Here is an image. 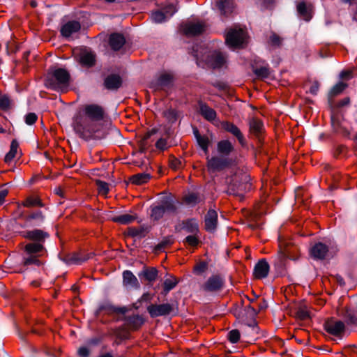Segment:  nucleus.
Here are the masks:
<instances>
[{"label": "nucleus", "mask_w": 357, "mask_h": 357, "mask_svg": "<svg viewBox=\"0 0 357 357\" xmlns=\"http://www.w3.org/2000/svg\"><path fill=\"white\" fill-rule=\"evenodd\" d=\"M71 76L65 68L50 67L47 73L46 86L67 88L70 83Z\"/></svg>", "instance_id": "f03ea898"}, {"label": "nucleus", "mask_w": 357, "mask_h": 357, "mask_svg": "<svg viewBox=\"0 0 357 357\" xmlns=\"http://www.w3.org/2000/svg\"><path fill=\"white\" fill-rule=\"evenodd\" d=\"M123 284L127 288H139V283L137 278L130 271H125L123 273Z\"/></svg>", "instance_id": "c756f323"}, {"label": "nucleus", "mask_w": 357, "mask_h": 357, "mask_svg": "<svg viewBox=\"0 0 357 357\" xmlns=\"http://www.w3.org/2000/svg\"><path fill=\"white\" fill-rule=\"evenodd\" d=\"M206 63L211 68L220 69L225 65L226 56L220 51H213L207 56Z\"/></svg>", "instance_id": "6e6552de"}, {"label": "nucleus", "mask_w": 357, "mask_h": 357, "mask_svg": "<svg viewBox=\"0 0 357 357\" xmlns=\"http://www.w3.org/2000/svg\"><path fill=\"white\" fill-rule=\"evenodd\" d=\"M178 282V280L174 276H171L170 278H167L163 282V291L162 294L167 295L169 291L176 286Z\"/></svg>", "instance_id": "4c0bfd02"}, {"label": "nucleus", "mask_w": 357, "mask_h": 357, "mask_svg": "<svg viewBox=\"0 0 357 357\" xmlns=\"http://www.w3.org/2000/svg\"><path fill=\"white\" fill-rule=\"evenodd\" d=\"M92 254H82L80 252H73L64 257H59V259L67 264H81L87 261Z\"/></svg>", "instance_id": "aec40b11"}, {"label": "nucleus", "mask_w": 357, "mask_h": 357, "mask_svg": "<svg viewBox=\"0 0 357 357\" xmlns=\"http://www.w3.org/2000/svg\"><path fill=\"white\" fill-rule=\"evenodd\" d=\"M169 166L174 169H177L181 167V161L178 158L171 156L169 160Z\"/></svg>", "instance_id": "052dcab7"}, {"label": "nucleus", "mask_w": 357, "mask_h": 357, "mask_svg": "<svg viewBox=\"0 0 357 357\" xmlns=\"http://www.w3.org/2000/svg\"><path fill=\"white\" fill-rule=\"evenodd\" d=\"M105 111L98 104H85L81 106L73 118L72 126L74 131L80 138L85 140L99 139L104 135H96V123L104 119Z\"/></svg>", "instance_id": "f257e3e1"}, {"label": "nucleus", "mask_w": 357, "mask_h": 357, "mask_svg": "<svg viewBox=\"0 0 357 357\" xmlns=\"http://www.w3.org/2000/svg\"><path fill=\"white\" fill-rule=\"evenodd\" d=\"M111 309L113 312L121 313V314H125L127 312V309L124 307H115L113 306H100L99 308V310H102L105 309Z\"/></svg>", "instance_id": "0e129e2a"}, {"label": "nucleus", "mask_w": 357, "mask_h": 357, "mask_svg": "<svg viewBox=\"0 0 357 357\" xmlns=\"http://www.w3.org/2000/svg\"><path fill=\"white\" fill-rule=\"evenodd\" d=\"M291 246L289 245H284V248L282 245L280 246L279 251L277 255V259L275 262V266L277 268V271L280 274H284L285 271V261L287 259L295 260L296 258L291 255Z\"/></svg>", "instance_id": "423d86ee"}, {"label": "nucleus", "mask_w": 357, "mask_h": 357, "mask_svg": "<svg viewBox=\"0 0 357 357\" xmlns=\"http://www.w3.org/2000/svg\"><path fill=\"white\" fill-rule=\"evenodd\" d=\"M197 234H192L188 236L183 241L184 243H188L191 246H196L198 245L199 241V238L196 236Z\"/></svg>", "instance_id": "bf43d9fd"}, {"label": "nucleus", "mask_w": 357, "mask_h": 357, "mask_svg": "<svg viewBox=\"0 0 357 357\" xmlns=\"http://www.w3.org/2000/svg\"><path fill=\"white\" fill-rule=\"evenodd\" d=\"M246 314L251 318H254L258 314V311L251 305H248L244 309Z\"/></svg>", "instance_id": "338daca9"}, {"label": "nucleus", "mask_w": 357, "mask_h": 357, "mask_svg": "<svg viewBox=\"0 0 357 357\" xmlns=\"http://www.w3.org/2000/svg\"><path fill=\"white\" fill-rule=\"evenodd\" d=\"M324 329L330 334L342 337L345 331V325L341 321L328 320L324 324Z\"/></svg>", "instance_id": "f8f14e48"}, {"label": "nucleus", "mask_w": 357, "mask_h": 357, "mask_svg": "<svg viewBox=\"0 0 357 357\" xmlns=\"http://www.w3.org/2000/svg\"><path fill=\"white\" fill-rule=\"evenodd\" d=\"M38 116L35 113L30 112L25 116V122L28 125H33L37 120Z\"/></svg>", "instance_id": "69168bd1"}, {"label": "nucleus", "mask_w": 357, "mask_h": 357, "mask_svg": "<svg viewBox=\"0 0 357 357\" xmlns=\"http://www.w3.org/2000/svg\"><path fill=\"white\" fill-rule=\"evenodd\" d=\"M181 31L188 37L198 36L205 31V26L202 22H186L180 26Z\"/></svg>", "instance_id": "1a4fd4ad"}, {"label": "nucleus", "mask_w": 357, "mask_h": 357, "mask_svg": "<svg viewBox=\"0 0 357 357\" xmlns=\"http://www.w3.org/2000/svg\"><path fill=\"white\" fill-rule=\"evenodd\" d=\"M174 230L176 232L185 230L192 234H197L199 231L198 222L195 218H189L180 222L175 225Z\"/></svg>", "instance_id": "9b49d317"}, {"label": "nucleus", "mask_w": 357, "mask_h": 357, "mask_svg": "<svg viewBox=\"0 0 357 357\" xmlns=\"http://www.w3.org/2000/svg\"><path fill=\"white\" fill-rule=\"evenodd\" d=\"M240 339V332L237 329L231 330L228 333V340L230 341V342L235 344L237 343L239 341Z\"/></svg>", "instance_id": "4d7b16f0"}, {"label": "nucleus", "mask_w": 357, "mask_h": 357, "mask_svg": "<svg viewBox=\"0 0 357 357\" xmlns=\"http://www.w3.org/2000/svg\"><path fill=\"white\" fill-rule=\"evenodd\" d=\"M269 264L265 259H260L255 266L254 276L257 279H262L267 277L269 272Z\"/></svg>", "instance_id": "b1692460"}, {"label": "nucleus", "mask_w": 357, "mask_h": 357, "mask_svg": "<svg viewBox=\"0 0 357 357\" xmlns=\"http://www.w3.org/2000/svg\"><path fill=\"white\" fill-rule=\"evenodd\" d=\"M26 256H24L23 257V265L24 266H29V265H36L38 266H40L41 265V262L38 259L39 255H26Z\"/></svg>", "instance_id": "c03bdc74"}, {"label": "nucleus", "mask_w": 357, "mask_h": 357, "mask_svg": "<svg viewBox=\"0 0 357 357\" xmlns=\"http://www.w3.org/2000/svg\"><path fill=\"white\" fill-rule=\"evenodd\" d=\"M164 117L169 123H174L178 119V112L176 110L169 108L163 112Z\"/></svg>", "instance_id": "a18cd8bd"}, {"label": "nucleus", "mask_w": 357, "mask_h": 357, "mask_svg": "<svg viewBox=\"0 0 357 357\" xmlns=\"http://www.w3.org/2000/svg\"><path fill=\"white\" fill-rule=\"evenodd\" d=\"M24 250L26 255H38L40 252L45 250V247L43 245L31 242L24 246Z\"/></svg>", "instance_id": "f704fd0d"}, {"label": "nucleus", "mask_w": 357, "mask_h": 357, "mask_svg": "<svg viewBox=\"0 0 357 357\" xmlns=\"http://www.w3.org/2000/svg\"><path fill=\"white\" fill-rule=\"evenodd\" d=\"M158 274V271L156 268L144 267L138 275L139 278L143 277L146 280L152 282L156 280Z\"/></svg>", "instance_id": "2f4dec72"}, {"label": "nucleus", "mask_w": 357, "mask_h": 357, "mask_svg": "<svg viewBox=\"0 0 357 357\" xmlns=\"http://www.w3.org/2000/svg\"><path fill=\"white\" fill-rule=\"evenodd\" d=\"M208 268V264L206 261H199L194 266V273L196 275H202Z\"/></svg>", "instance_id": "5fc2aeb1"}, {"label": "nucleus", "mask_w": 357, "mask_h": 357, "mask_svg": "<svg viewBox=\"0 0 357 357\" xmlns=\"http://www.w3.org/2000/svg\"><path fill=\"white\" fill-rule=\"evenodd\" d=\"M206 167L208 172L214 173L221 172L229 168L233 164L234 160L224 155H215L211 158L206 157Z\"/></svg>", "instance_id": "20e7f679"}, {"label": "nucleus", "mask_w": 357, "mask_h": 357, "mask_svg": "<svg viewBox=\"0 0 357 357\" xmlns=\"http://www.w3.org/2000/svg\"><path fill=\"white\" fill-rule=\"evenodd\" d=\"M199 112L201 115L207 121H212L216 118V112L209 107L205 102H199Z\"/></svg>", "instance_id": "7c9ffc66"}, {"label": "nucleus", "mask_w": 357, "mask_h": 357, "mask_svg": "<svg viewBox=\"0 0 357 357\" xmlns=\"http://www.w3.org/2000/svg\"><path fill=\"white\" fill-rule=\"evenodd\" d=\"M19 143L16 139H13L10 144L9 152L6 155L4 160L6 162H10L16 156Z\"/></svg>", "instance_id": "ea45409f"}, {"label": "nucleus", "mask_w": 357, "mask_h": 357, "mask_svg": "<svg viewBox=\"0 0 357 357\" xmlns=\"http://www.w3.org/2000/svg\"><path fill=\"white\" fill-rule=\"evenodd\" d=\"M328 252L327 245L322 243H316L310 250L311 256L316 259H324Z\"/></svg>", "instance_id": "bb28decb"}, {"label": "nucleus", "mask_w": 357, "mask_h": 357, "mask_svg": "<svg viewBox=\"0 0 357 357\" xmlns=\"http://www.w3.org/2000/svg\"><path fill=\"white\" fill-rule=\"evenodd\" d=\"M24 219L26 223L29 226L39 227L45 222V216L41 211L38 210L31 212Z\"/></svg>", "instance_id": "4be33fe9"}, {"label": "nucleus", "mask_w": 357, "mask_h": 357, "mask_svg": "<svg viewBox=\"0 0 357 357\" xmlns=\"http://www.w3.org/2000/svg\"><path fill=\"white\" fill-rule=\"evenodd\" d=\"M178 202H177L172 195L166 196L162 198L159 204L165 212L169 213H176Z\"/></svg>", "instance_id": "393cba45"}, {"label": "nucleus", "mask_w": 357, "mask_h": 357, "mask_svg": "<svg viewBox=\"0 0 357 357\" xmlns=\"http://www.w3.org/2000/svg\"><path fill=\"white\" fill-rule=\"evenodd\" d=\"M193 134L197 143L205 154L208 153V146L212 141L213 134H210V137L206 135H202L196 127H193Z\"/></svg>", "instance_id": "412c9836"}, {"label": "nucleus", "mask_w": 357, "mask_h": 357, "mask_svg": "<svg viewBox=\"0 0 357 357\" xmlns=\"http://www.w3.org/2000/svg\"><path fill=\"white\" fill-rule=\"evenodd\" d=\"M250 176L245 172L235 173L231 178L227 192L235 196H242L243 192L250 190Z\"/></svg>", "instance_id": "7ed1b4c3"}, {"label": "nucleus", "mask_w": 357, "mask_h": 357, "mask_svg": "<svg viewBox=\"0 0 357 357\" xmlns=\"http://www.w3.org/2000/svg\"><path fill=\"white\" fill-rule=\"evenodd\" d=\"M22 205L25 207H33V206H43V204L39 198H33L31 197H27Z\"/></svg>", "instance_id": "09e8293b"}, {"label": "nucleus", "mask_w": 357, "mask_h": 357, "mask_svg": "<svg viewBox=\"0 0 357 357\" xmlns=\"http://www.w3.org/2000/svg\"><path fill=\"white\" fill-rule=\"evenodd\" d=\"M127 324L133 328H137L144 322L143 319L139 315L129 316L126 318Z\"/></svg>", "instance_id": "79ce46f5"}, {"label": "nucleus", "mask_w": 357, "mask_h": 357, "mask_svg": "<svg viewBox=\"0 0 357 357\" xmlns=\"http://www.w3.org/2000/svg\"><path fill=\"white\" fill-rule=\"evenodd\" d=\"M81 24L77 20H70L63 24L60 29L61 35L69 38L73 33H76L81 30Z\"/></svg>", "instance_id": "dca6fc26"}, {"label": "nucleus", "mask_w": 357, "mask_h": 357, "mask_svg": "<svg viewBox=\"0 0 357 357\" xmlns=\"http://www.w3.org/2000/svg\"><path fill=\"white\" fill-rule=\"evenodd\" d=\"M135 215H132L130 214H123L116 217L112 218V220L115 222H118L122 225H127L132 222H133L136 219Z\"/></svg>", "instance_id": "a19ab883"}, {"label": "nucleus", "mask_w": 357, "mask_h": 357, "mask_svg": "<svg viewBox=\"0 0 357 357\" xmlns=\"http://www.w3.org/2000/svg\"><path fill=\"white\" fill-rule=\"evenodd\" d=\"M77 354L80 357H89L90 355V350L86 347H81L77 350Z\"/></svg>", "instance_id": "774afa93"}, {"label": "nucleus", "mask_w": 357, "mask_h": 357, "mask_svg": "<svg viewBox=\"0 0 357 357\" xmlns=\"http://www.w3.org/2000/svg\"><path fill=\"white\" fill-rule=\"evenodd\" d=\"M13 100L7 94L0 93V108L3 110H8L10 108Z\"/></svg>", "instance_id": "de8ad7c7"}, {"label": "nucleus", "mask_w": 357, "mask_h": 357, "mask_svg": "<svg viewBox=\"0 0 357 357\" xmlns=\"http://www.w3.org/2000/svg\"><path fill=\"white\" fill-rule=\"evenodd\" d=\"M250 132L261 141V135L264 130V125L261 121L252 118L249 121Z\"/></svg>", "instance_id": "cd10ccee"}, {"label": "nucleus", "mask_w": 357, "mask_h": 357, "mask_svg": "<svg viewBox=\"0 0 357 357\" xmlns=\"http://www.w3.org/2000/svg\"><path fill=\"white\" fill-rule=\"evenodd\" d=\"M184 201L188 204H195L199 201V197L195 193H191L184 197Z\"/></svg>", "instance_id": "13d9d810"}, {"label": "nucleus", "mask_w": 357, "mask_h": 357, "mask_svg": "<svg viewBox=\"0 0 357 357\" xmlns=\"http://www.w3.org/2000/svg\"><path fill=\"white\" fill-rule=\"evenodd\" d=\"M204 227L205 229L210 232L213 233L218 227V213L213 209H209L204 218Z\"/></svg>", "instance_id": "6ab92c4d"}, {"label": "nucleus", "mask_w": 357, "mask_h": 357, "mask_svg": "<svg viewBox=\"0 0 357 357\" xmlns=\"http://www.w3.org/2000/svg\"><path fill=\"white\" fill-rule=\"evenodd\" d=\"M126 38L121 33L114 32L109 36V45L114 52L119 51L126 44Z\"/></svg>", "instance_id": "5701e85b"}, {"label": "nucleus", "mask_w": 357, "mask_h": 357, "mask_svg": "<svg viewBox=\"0 0 357 357\" xmlns=\"http://www.w3.org/2000/svg\"><path fill=\"white\" fill-rule=\"evenodd\" d=\"M161 10H162L167 20L172 17L177 12V8L173 3H169L168 5L162 7Z\"/></svg>", "instance_id": "3c124183"}, {"label": "nucleus", "mask_w": 357, "mask_h": 357, "mask_svg": "<svg viewBox=\"0 0 357 357\" xmlns=\"http://www.w3.org/2000/svg\"><path fill=\"white\" fill-rule=\"evenodd\" d=\"M259 5L261 10H272L275 7V0H260Z\"/></svg>", "instance_id": "6e6d98bb"}, {"label": "nucleus", "mask_w": 357, "mask_h": 357, "mask_svg": "<svg viewBox=\"0 0 357 357\" xmlns=\"http://www.w3.org/2000/svg\"><path fill=\"white\" fill-rule=\"evenodd\" d=\"M215 7L221 17L225 18L229 17L234 8L232 0H215Z\"/></svg>", "instance_id": "f3484780"}, {"label": "nucleus", "mask_w": 357, "mask_h": 357, "mask_svg": "<svg viewBox=\"0 0 357 357\" xmlns=\"http://www.w3.org/2000/svg\"><path fill=\"white\" fill-rule=\"evenodd\" d=\"M221 125L222 129L237 138L238 142L242 146H245L246 145V141L243 135L236 125L229 121H223Z\"/></svg>", "instance_id": "a211bd4d"}, {"label": "nucleus", "mask_w": 357, "mask_h": 357, "mask_svg": "<svg viewBox=\"0 0 357 357\" xmlns=\"http://www.w3.org/2000/svg\"><path fill=\"white\" fill-rule=\"evenodd\" d=\"M234 151V147L231 142L228 139L221 140L217 144V152L220 155L229 157Z\"/></svg>", "instance_id": "c85d7f7f"}, {"label": "nucleus", "mask_w": 357, "mask_h": 357, "mask_svg": "<svg viewBox=\"0 0 357 357\" xmlns=\"http://www.w3.org/2000/svg\"><path fill=\"white\" fill-rule=\"evenodd\" d=\"M174 80V77L172 73L162 72L151 83V87H170L173 85Z\"/></svg>", "instance_id": "2eb2a0df"}, {"label": "nucleus", "mask_w": 357, "mask_h": 357, "mask_svg": "<svg viewBox=\"0 0 357 357\" xmlns=\"http://www.w3.org/2000/svg\"><path fill=\"white\" fill-rule=\"evenodd\" d=\"M147 311L152 318L169 315L173 311V305L169 303L151 304Z\"/></svg>", "instance_id": "9d476101"}, {"label": "nucleus", "mask_w": 357, "mask_h": 357, "mask_svg": "<svg viewBox=\"0 0 357 357\" xmlns=\"http://www.w3.org/2000/svg\"><path fill=\"white\" fill-rule=\"evenodd\" d=\"M174 241L172 236H169L163 238V239L155 247V251L159 252L165 248L167 245H172Z\"/></svg>", "instance_id": "8fccbe9b"}, {"label": "nucleus", "mask_w": 357, "mask_h": 357, "mask_svg": "<svg viewBox=\"0 0 357 357\" xmlns=\"http://www.w3.org/2000/svg\"><path fill=\"white\" fill-rule=\"evenodd\" d=\"M80 63L89 68L93 66L96 64V54L91 51L83 52L80 56Z\"/></svg>", "instance_id": "72a5a7b5"}, {"label": "nucleus", "mask_w": 357, "mask_h": 357, "mask_svg": "<svg viewBox=\"0 0 357 357\" xmlns=\"http://www.w3.org/2000/svg\"><path fill=\"white\" fill-rule=\"evenodd\" d=\"M23 236L33 243L43 245L45 240L50 237V234L43 230L34 229L25 231Z\"/></svg>", "instance_id": "4468645a"}, {"label": "nucleus", "mask_w": 357, "mask_h": 357, "mask_svg": "<svg viewBox=\"0 0 357 357\" xmlns=\"http://www.w3.org/2000/svg\"><path fill=\"white\" fill-rule=\"evenodd\" d=\"M149 231V227L142 226L139 228L130 227L128 229V235L132 237H144Z\"/></svg>", "instance_id": "c9c22d12"}, {"label": "nucleus", "mask_w": 357, "mask_h": 357, "mask_svg": "<svg viewBox=\"0 0 357 357\" xmlns=\"http://www.w3.org/2000/svg\"><path fill=\"white\" fill-rule=\"evenodd\" d=\"M223 285V278L219 275H213L207 280L202 288L205 291L214 292L220 291Z\"/></svg>", "instance_id": "ddd939ff"}, {"label": "nucleus", "mask_w": 357, "mask_h": 357, "mask_svg": "<svg viewBox=\"0 0 357 357\" xmlns=\"http://www.w3.org/2000/svg\"><path fill=\"white\" fill-rule=\"evenodd\" d=\"M297 12L301 17H303L305 20L309 21L312 16L307 9L306 3L304 1L299 2L297 4Z\"/></svg>", "instance_id": "58836bf2"}, {"label": "nucleus", "mask_w": 357, "mask_h": 357, "mask_svg": "<svg viewBox=\"0 0 357 357\" xmlns=\"http://www.w3.org/2000/svg\"><path fill=\"white\" fill-rule=\"evenodd\" d=\"M344 317L347 324L357 325V315L354 312L347 310Z\"/></svg>", "instance_id": "603ef678"}, {"label": "nucleus", "mask_w": 357, "mask_h": 357, "mask_svg": "<svg viewBox=\"0 0 357 357\" xmlns=\"http://www.w3.org/2000/svg\"><path fill=\"white\" fill-rule=\"evenodd\" d=\"M245 35V32L241 28H231L225 36V42L231 48L242 47Z\"/></svg>", "instance_id": "39448f33"}, {"label": "nucleus", "mask_w": 357, "mask_h": 357, "mask_svg": "<svg viewBox=\"0 0 357 357\" xmlns=\"http://www.w3.org/2000/svg\"><path fill=\"white\" fill-rule=\"evenodd\" d=\"M123 79L121 77L115 73L110 74L106 77L104 81L107 89H118L121 87Z\"/></svg>", "instance_id": "a878e982"}, {"label": "nucleus", "mask_w": 357, "mask_h": 357, "mask_svg": "<svg viewBox=\"0 0 357 357\" xmlns=\"http://www.w3.org/2000/svg\"><path fill=\"white\" fill-rule=\"evenodd\" d=\"M151 17L153 22L158 24L165 22L167 20L161 9L152 12Z\"/></svg>", "instance_id": "49530a36"}, {"label": "nucleus", "mask_w": 357, "mask_h": 357, "mask_svg": "<svg viewBox=\"0 0 357 357\" xmlns=\"http://www.w3.org/2000/svg\"><path fill=\"white\" fill-rule=\"evenodd\" d=\"M165 213L163 208L160 205H158L151 207L150 216L153 220H158L162 218Z\"/></svg>", "instance_id": "37998d69"}, {"label": "nucleus", "mask_w": 357, "mask_h": 357, "mask_svg": "<svg viewBox=\"0 0 357 357\" xmlns=\"http://www.w3.org/2000/svg\"><path fill=\"white\" fill-rule=\"evenodd\" d=\"M151 178V175L147 173H139L130 177V181L136 185H142L148 182Z\"/></svg>", "instance_id": "e433bc0d"}, {"label": "nucleus", "mask_w": 357, "mask_h": 357, "mask_svg": "<svg viewBox=\"0 0 357 357\" xmlns=\"http://www.w3.org/2000/svg\"><path fill=\"white\" fill-rule=\"evenodd\" d=\"M296 316L297 318L300 319L301 320H305L310 317L309 312L303 308H299L296 311Z\"/></svg>", "instance_id": "e2e57ef3"}, {"label": "nucleus", "mask_w": 357, "mask_h": 357, "mask_svg": "<svg viewBox=\"0 0 357 357\" xmlns=\"http://www.w3.org/2000/svg\"><path fill=\"white\" fill-rule=\"evenodd\" d=\"M270 41L273 46L279 47L281 45L282 39L278 35L273 33L270 37Z\"/></svg>", "instance_id": "680f3d73"}, {"label": "nucleus", "mask_w": 357, "mask_h": 357, "mask_svg": "<svg viewBox=\"0 0 357 357\" xmlns=\"http://www.w3.org/2000/svg\"><path fill=\"white\" fill-rule=\"evenodd\" d=\"M354 77H357V68L342 70L339 74L338 82L331 89H345L348 88L349 86L348 82Z\"/></svg>", "instance_id": "0eeeda50"}, {"label": "nucleus", "mask_w": 357, "mask_h": 357, "mask_svg": "<svg viewBox=\"0 0 357 357\" xmlns=\"http://www.w3.org/2000/svg\"><path fill=\"white\" fill-rule=\"evenodd\" d=\"M96 184L98 187L99 193L105 195L108 193L109 189L107 183L97 179L96 180Z\"/></svg>", "instance_id": "864d4df0"}, {"label": "nucleus", "mask_w": 357, "mask_h": 357, "mask_svg": "<svg viewBox=\"0 0 357 357\" xmlns=\"http://www.w3.org/2000/svg\"><path fill=\"white\" fill-rule=\"evenodd\" d=\"M252 69L255 75L258 79H264L268 78L270 75V68L268 66H257V64H251Z\"/></svg>", "instance_id": "473e14b6"}]
</instances>
